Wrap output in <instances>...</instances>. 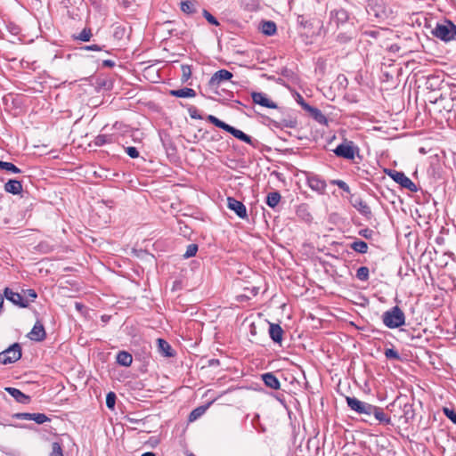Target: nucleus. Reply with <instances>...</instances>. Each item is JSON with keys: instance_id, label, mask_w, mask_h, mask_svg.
<instances>
[{"instance_id": "e433bc0d", "label": "nucleus", "mask_w": 456, "mask_h": 456, "mask_svg": "<svg viewBox=\"0 0 456 456\" xmlns=\"http://www.w3.org/2000/svg\"><path fill=\"white\" fill-rule=\"evenodd\" d=\"M92 36L93 34L91 28H85L77 36L75 37V39L83 42H88L90 41Z\"/></svg>"}, {"instance_id": "c85d7f7f", "label": "nucleus", "mask_w": 456, "mask_h": 456, "mask_svg": "<svg viewBox=\"0 0 456 456\" xmlns=\"http://www.w3.org/2000/svg\"><path fill=\"white\" fill-rule=\"evenodd\" d=\"M281 193L278 191H273L267 194L265 203L268 207L274 208L281 201Z\"/></svg>"}, {"instance_id": "f704fd0d", "label": "nucleus", "mask_w": 456, "mask_h": 456, "mask_svg": "<svg viewBox=\"0 0 456 456\" xmlns=\"http://www.w3.org/2000/svg\"><path fill=\"white\" fill-rule=\"evenodd\" d=\"M207 408H208V406H200V407H197L194 410H192L188 418L189 421L191 422V421H194L197 419H199L201 415L204 414Z\"/></svg>"}, {"instance_id": "37998d69", "label": "nucleus", "mask_w": 456, "mask_h": 456, "mask_svg": "<svg viewBox=\"0 0 456 456\" xmlns=\"http://www.w3.org/2000/svg\"><path fill=\"white\" fill-rule=\"evenodd\" d=\"M203 17L208 20V23L214 26H219L220 23L216 17H214L208 10L203 9L202 11Z\"/></svg>"}, {"instance_id": "72a5a7b5", "label": "nucleus", "mask_w": 456, "mask_h": 456, "mask_svg": "<svg viewBox=\"0 0 456 456\" xmlns=\"http://www.w3.org/2000/svg\"><path fill=\"white\" fill-rule=\"evenodd\" d=\"M129 33L127 32V28L125 26H117L114 28L113 37L118 40H122L126 37H128Z\"/></svg>"}, {"instance_id": "aec40b11", "label": "nucleus", "mask_w": 456, "mask_h": 456, "mask_svg": "<svg viewBox=\"0 0 456 456\" xmlns=\"http://www.w3.org/2000/svg\"><path fill=\"white\" fill-rule=\"evenodd\" d=\"M283 333V330L280 324L270 323L269 336L274 343L281 344Z\"/></svg>"}, {"instance_id": "39448f33", "label": "nucleus", "mask_w": 456, "mask_h": 456, "mask_svg": "<svg viewBox=\"0 0 456 456\" xmlns=\"http://www.w3.org/2000/svg\"><path fill=\"white\" fill-rule=\"evenodd\" d=\"M333 152L338 158L354 160L355 156L359 154V147L353 141L345 139L342 143L333 150Z\"/></svg>"}, {"instance_id": "3c124183", "label": "nucleus", "mask_w": 456, "mask_h": 456, "mask_svg": "<svg viewBox=\"0 0 456 456\" xmlns=\"http://www.w3.org/2000/svg\"><path fill=\"white\" fill-rule=\"evenodd\" d=\"M358 234L367 240H370L373 237L374 232L370 228H364L360 230Z\"/></svg>"}, {"instance_id": "338daca9", "label": "nucleus", "mask_w": 456, "mask_h": 456, "mask_svg": "<svg viewBox=\"0 0 456 456\" xmlns=\"http://www.w3.org/2000/svg\"><path fill=\"white\" fill-rule=\"evenodd\" d=\"M130 421H131V422H134V423H137L139 420H138V419H130Z\"/></svg>"}, {"instance_id": "dca6fc26", "label": "nucleus", "mask_w": 456, "mask_h": 456, "mask_svg": "<svg viewBox=\"0 0 456 456\" xmlns=\"http://www.w3.org/2000/svg\"><path fill=\"white\" fill-rule=\"evenodd\" d=\"M28 337L30 340L36 341V342H41L45 339L46 332H45L44 325L42 324V322L40 321L36 322L32 330L28 334Z\"/></svg>"}, {"instance_id": "6e6552de", "label": "nucleus", "mask_w": 456, "mask_h": 456, "mask_svg": "<svg viewBox=\"0 0 456 456\" xmlns=\"http://www.w3.org/2000/svg\"><path fill=\"white\" fill-rule=\"evenodd\" d=\"M350 20L349 12L344 8H336L330 12V24H335L338 28Z\"/></svg>"}, {"instance_id": "a19ab883", "label": "nucleus", "mask_w": 456, "mask_h": 456, "mask_svg": "<svg viewBox=\"0 0 456 456\" xmlns=\"http://www.w3.org/2000/svg\"><path fill=\"white\" fill-rule=\"evenodd\" d=\"M21 295L24 297V298L28 300V303L35 301V299L37 297L36 290L32 289H23Z\"/></svg>"}, {"instance_id": "de8ad7c7", "label": "nucleus", "mask_w": 456, "mask_h": 456, "mask_svg": "<svg viewBox=\"0 0 456 456\" xmlns=\"http://www.w3.org/2000/svg\"><path fill=\"white\" fill-rule=\"evenodd\" d=\"M297 213L299 216H301L305 221L312 220V216L309 212H307L306 208L305 206L299 207Z\"/></svg>"}, {"instance_id": "a18cd8bd", "label": "nucleus", "mask_w": 456, "mask_h": 456, "mask_svg": "<svg viewBox=\"0 0 456 456\" xmlns=\"http://www.w3.org/2000/svg\"><path fill=\"white\" fill-rule=\"evenodd\" d=\"M443 412L453 424H456V411L453 409L444 407Z\"/></svg>"}, {"instance_id": "4d7b16f0", "label": "nucleus", "mask_w": 456, "mask_h": 456, "mask_svg": "<svg viewBox=\"0 0 456 456\" xmlns=\"http://www.w3.org/2000/svg\"><path fill=\"white\" fill-rule=\"evenodd\" d=\"M115 61L112 60H104L102 61V66L107 68H113L115 66Z\"/></svg>"}, {"instance_id": "7c9ffc66", "label": "nucleus", "mask_w": 456, "mask_h": 456, "mask_svg": "<svg viewBox=\"0 0 456 456\" xmlns=\"http://www.w3.org/2000/svg\"><path fill=\"white\" fill-rule=\"evenodd\" d=\"M0 169L9 174H20L21 170L14 164L4 160H0Z\"/></svg>"}, {"instance_id": "b1692460", "label": "nucleus", "mask_w": 456, "mask_h": 456, "mask_svg": "<svg viewBox=\"0 0 456 456\" xmlns=\"http://www.w3.org/2000/svg\"><path fill=\"white\" fill-rule=\"evenodd\" d=\"M158 350L165 357H172L175 352L167 341L163 338L157 339Z\"/></svg>"}, {"instance_id": "412c9836", "label": "nucleus", "mask_w": 456, "mask_h": 456, "mask_svg": "<svg viewBox=\"0 0 456 456\" xmlns=\"http://www.w3.org/2000/svg\"><path fill=\"white\" fill-rule=\"evenodd\" d=\"M355 37V28L354 26H350V28L346 31H340L336 36V41L340 45H346L349 43Z\"/></svg>"}, {"instance_id": "774afa93", "label": "nucleus", "mask_w": 456, "mask_h": 456, "mask_svg": "<svg viewBox=\"0 0 456 456\" xmlns=\"http://www.w3.org/2000/svg\"><path fill=\"white\" fill-rule=\"evenodd\" d=\"M376 16L377 17H382V15H380L379 12L376 13Z\"/></svg>"}, {"instance_id": "7ed1b4c3", "label": "nucleus", "mask_w": 456, "mask_h": 456, "mask_svg": "<svg viewBox=\"0 0 456 456\" xmlns=\"http://www.w3.org/2000/svg\"><path fill=\"white\" fill-rule=\"evenodd\" d=\"M432 35L444 42L454 40L456 38V25L445 19L436 23L432 30Z\"/></svg>"}, {"instance_id": "13d9d810", "label": "nucleus", "mask_w": 456, "mask_h": 456, "mask_svg": "<svg viewBox=\"0 0 456 456\" xmlns=\"http://www.w3.org/2000/svg\"><path fill=\"white\" fill-rule=\"evenodd\" d=\"M208 363L210 366L218 365L219 360L218 359H211V360H209Z\"/></svg>"}, {"instance_id": "0eeeda50", "label": "nucleus", "mask_w": 456, "mask_h": 456, "mask_svg": "<svg viewBox=\"0 0 456 456\" xmlns=\"http://www.w3.org/2000/svg\"><path fill=\"white\" fill-rule=\"evenodd\" d=\"M395 183L400 184L403 188L409 190L411 192H417V185L405 175L403 172L389 169L386 171Z\"/></svg>"}, {"instance_id": "4be33fe9", "label": "nucleus", "mask_w": 456, "mask_h": 456, "mask_svg": "<svg viewBox=\"0 0 456 456\" xmlns=\"http://www.w3.org/2000/svg\"><path fill=\"white\" fill-rule=\"evenodd\" d=\"M4 191L8 193L17 195L22 191V183L16 179H9L4 185Z\"/></svg>"}, {"instance_id": "49530a36", "label": "nucleus", "mask_w": 456, "mask_h": 456, "mask_svg": "<svg viewBox=\"0 0 456 456\" xmlns=\"http://www.w3.org/2000/svg\"><path fill=\"white\" fill-rule=\"evenodd\" d=\"M162 142H163V146L166 149L167 154L168 156H175L176 154V147L171 142H166L165 141H162Z\"/></svg>"}, {"instance_id": "69168bd1", "label": "nucleus", "mask_w": 456, "mask_h": 456, "mask_svg": "<svg viewBox=\"0 0 456 456\" xmlns=\"http://www.w3.org/2000/svg\"><path fill=\"white\" fill-rule=\"evenodd\" d=\"M391 49L392 50H395V49L398 50L399 47L396 45H391Z\"/></svg>"}, {"instance_id": "f03ea898", "label": "nucleus", "mask_w": 456, "mask_h": 456, "mask_svg": "<svg viewBox=\"0 0 456 456\" xmlns=\"http://www.w3.org/2000/svg\"><path fill=\"white\" fill-rule=\"evenodd\" d=\"M207 120L208 122H210L211 124H213L214 126H216V127L221 128V129L226 131L227 133L231 134L235 138H237L253 147H256V144H257L256 140L252 139L251 136L248 135L243 131L237 129L234 126H230L229 124L220 120L216 116L208 115L207 118Z\"/></svg>"}, {"instance_id": "f8f14e48", "label": "nucleus", "mask_w": 456, "mask_h": 456, "mask_svg": "<svg viewBox=\"0 0 456 456\" xmlns=\"http://www.w3.org/2000/svg\"><path fill=\"white\" fill-rule=\"evenodd\" d=\"M4 298L5 297L8 301L13 305H18L21 308L28 307V300L18 292L12 291L10 288H5L4 290Z\"/></svg>"}, {"instance_id": "bb28decb", "label": "nucleus", "mask_w": 456, "mask_h": 456, "mask_svg": "<svg viewBox=\"0 0 456 456\" xmlns=\"http://www.w3.org/2000/svg\"><path fill=\"white\" fill-rule=\"evenodd\" d=\"M117 362L124 367H129L132 364L133 357L131 354L126 351H120L116 357Z\"/></svg>"}, {"instance_id": "a878e982", "label": "nucleus", "mask_w": 456, "mask_h": 456, "mask_svg": "<svg viewBox=\"0 0 456 456\" xmlns=\"http://www.w3.org/2000/svg\"><path fill=\"white\" fill-rule=\"evenodd\" d=\"M169 94L177 98H192L196 96V92L191 88L183 87L181 89L170 90Z\"/></svg>"}, {"instance_id": "603ef678", "label": "nucleus", "mask_w": 456, "mask_h": 456, "mask_svg": "<svg viewBox=\"0 0 456 456\" xmlns=\"http://www.w3.org/2000/svg\"><path fill=\"white\" fill-rule=\"evenodd\" d=\"M384 32H385L384 29H372V30L365 31V35H367L372 38H378Z\"/></svg>"}, {"instance_id": "ddd939ff", "label": "nucleus", "mask_w": 456, "mask_h": 456, "mask_svg": "<svg viewBox=\"0 0 456 456\" xmlns=\"http://www.w3.org/2000/svg\"><path fill=\"white\" fill-rule=\"evenodd\" d=\"M227 208L233 211L241 219H247L248 218V213L246 206L240 200H237L236 199L232 197L227 198Z\"/></svg>"}, {"instance_id": "6ab92c4d", "label": "nucleus", "mask_w": 456, "mask_h": 456, "mask_svg": "<svg viewBox=\"0 0 456 456\" xmlns=\"http://www.w3.org/2000/svg\"><path fill=\"white\" fill-rule=\"evenodd\" d=\"M5 391L12 395L16 402L23 404H28L31 402L29 395H25L20 389L15 387H5Z\"/></svg>"}, {"instance_id": "f257e3e1", "label": "nucleus", "mask_w": 456, "mask_h": 456, "mask_svg": "<svg viewBox=\"0 0 456 456\" xmlns=\"http://www.w3.org/2000/svg\"><path fill=\"white\" fill-rule=\"evenodd\" d=\"M346 401L351 411L364 416L362 419L364 421L368 422L371 418H374L380 424H391L390 417L384 412L381 407L361 401L354 396H346Z\"/></svg>"}, {"instance_id": "c03bdc74", "label": "nucleus", "mask_w": 456, "mask_h": 456, "mask_svg": "<svg viewBox=\"0 0 456 456\" xmlns=\"http://www.w3.org/2000/svg\"><path fill=\"white\" fill-rule=\"evenodd\" d=\"M50 456H64L61 445L58 442H53L52 444V452Z\"/></svg>"}, {"instance_id": "20e7f679", "label": "nucleus", "mask_w": 456, "mask_h": 456, "mask_svg": "<svg viewBox=\"0 0 456 456\" xmlns=\"http://www.w3.org/2000/svg\"><path fill=\"white\" fill-rule=\"evenodd\" d=\"M382 322L386 327L396 329L405 323V314L398 305H395L383 313Z\"/></svg>"}, {"instance_id": "8fccbe9b", "label": "nucleus", "mask_w": 456, "mask_h": 456, "mask_svg": "<svg viewBox=\"0 0 456 456\" xmlns=\"http://www.w3.org/2000/svg\"><path fill=\"white\" fill-rule=\"evenodd\" d=\"M125 151L126 152V154L132 158V159H136L139 157V151L138 150L134 147V146H128V147H126L125 148Z\"/></svg>"}, {"instance_id": "5701e85b", "label": "nucleus", "mask_w": 456, "mask_h": 456, "mask_svg": "<svg viewBox=\"0 0 456 456\" xmlns=\"http://www.w3.org/2000/svg\"><path fill=\"white\" fill-rule=\"evenodd\" d=\"M199 2L197 0H184L180 4V9L186 14H194L198 12Z\"/></svg>"}, {"instance_id": "9d476101", "label": "nucleus", "mask_w": 456, "mask_h": 456, "mask_svg": "<svg viewBox=\"0 0 456 456\" xmlns=\"http://www.w3.org/2000/svg\"><path fill=\"white\" fill-rule=\"evenodd\" d=\"M306 183L308 186L319 194H324L326 191V182L318 175L306 173Z\"/></svg>"}, {"instance_id": "79ce46f5", "label": "nucleus", "mask_w": 456, "mask_h": 456, "mask_svg": "<svg viewBox=\"0 0 456 456\" xmlns=\"http://www.w3.org/2000/svg\"><path fill=\"white\" fill-rule=\"evenodd\" d=\"M116 399H117V396H116V394L114 392H109L106 395V406L110 409V410H113L114 407H115V403H116Z\"/></svg>"}, {"instance_id": "0e129e2a", "label": "nucleus", "mask_w": 456, "mask_h": 456, "mask_svg": "<svg viewBox=\"0 0 456 456\" xmlns=\"http://www.w3.org/2000/svg\"><path fill=\"white\" fill-rule=\"evenodd\" d=\"M82 307V305L80 303H76V308L80 309Z\"/></svg>"}, {"instance_id": "e2e57ef3", "label": "nucleus", "mask_w": 456, "mask_h": 456, "mask_svg": "<svg viewBox=\"0 0 456 456\" xmlns=\"http://www.w3.org/2000/svg\"><path fill=\"white\" fill-rule=\"evenodd\" d=\"M129 4H130V3H129V1H128V0H123V1H122V5H123L124 7H128V6H129Z\"/></svg>"}, {"instance_id": "393cba45", "label": "nucleus", "mask_w": 456, "mask_h": 456, "mask_svg": "<svg viewBox=\"0 0 456 456\" xmlns=\"http://www.w3.org/2000/svg\"><path fill=\"white\" fill-rule=\"evenodd\" d=\"M265 385L272 389H279L281 383L274 374L267 372L262 375Z\"/></svg>"}, {"instance_id": "f3484780", "label": "nucleus", "mask_w": 456, "mask_h": 456, "mask_svg": "<svg viewBox=\"0 0 456 456\" xmlns=\"http://www.w3.org/2000/svg\"><path fill=\"white\" fill-rule=\"evenodd\" d=\"M252 101L255 104L261 105L269 109H277L278 105L267 98L266 94L259 92H253L251 94Z\"/></svg>"}, {"instance_id": "2f4dec72", "label": "nucleus", "mask_w": 456, "mask_h": 456, "mask_svg": "<svg viewBox=\"0 0 456 456\" xmlns=\"http://www.w3.org/2000/svg\"><path fill=\"white\" fill-rule=\"evenodd\" d=\"M113 142V135L112 134H99L94 140V144L95 146H102L107 143Z\"/></svg>"}, {"instance_id": "052dcab7", "label": "nucleus", "mask_w": 456, "mask_h": 456, "mask_svg": "<svg viewBox=\"0 0 456 456\" xmlns=\"http://www.w3.org/2000/svg\"><path fill=\"white\" fill-rule=\"evenodd\" d=\"M4 305V297L2 294H0V312L2 311Z\"/></svg>"}, {"instance_id": "4468645a", "label": "nucleus", "mask_w": 456, "mask_h": 456, "mask_svg": "<svg viewBox=\"0 0 456 456\" xmlns=\"http://www.w3.org/2000/svg\"><path fill=\"white\" fill-rule=\"evenodd\" d=\"M13 418L17 419L33 420L37 424H44L46 421H50V419L45 413L19 412L13 414Z\"/></svg>"}, {"instance_id": "a211bd4d", "label": "nucleus", "mask_w": 456, "mask_h": 456, "mask_svg": "<svg viewBox=\"0 0 456 456\" xmlns=\"http://www.w3.org/2000/svg\"><path fill=\"white\" fill-rule=\"evenodd\" d=\"M304 110L307 111L309 115L320 125H328V118L319 109L313 107L310 104H305Z\"/></svg>"}, {"instance_id": "58836bf2", "label": "nucleus", "mask_w": 456, "mask_h": 456, "mask_svg": "<svg viewBox=\"0 0 456 456\" xmlns=\"http://www.w3.org/2000/svg\"><path fill=\"white\" fill-rule=\"evenodd\" d=\"M181 69H182L181 81L183 83H185L186 81H188V79L191 76V67L190 65H187V64H183L181 66Z\"/></svg>"}, {"instance_id": "cd10ccee", "label": "nucleus", "mask_w": 456, "mask_h": 456, "mask_svg": "<svg viewBox=\"0 0 456 456\" xmlns=\"http://www.w3.org/2000/svg\"><path fill=\"white\" fill-rule=\"evenodd\" d=\"M261 31L265 36H273L277 31V26L273 20H264L261 23Z\"/></svg>"}, {"instance_id": "9b49d317", "label": "nucleus", "mask_w": 456, "mask_h": 456, "mask_svg": "<svg viewBox=\"0 0 456 456\" xmlns=\"http://www.w3.org/2000/svg\"><path fill=\"white\" fill-rule=\"evenodd\" d=\"M351 205L357 209V211L363 216L366 219L370 220L372 217L370 208L364 202L360 196L351 194L349 198Z\"/></svg>"}, {"instance_id": "5fc2aeb1", "label": "nucleus", "mask_w": 456, "mask_h": 456, "mask_svg": "<svg viewBox=\"0 0 456 456\" xmlns=\"http://www.w3.org/2000/svg\"><path fill=\"white\" fill-rule=\"evenodd\" d=\"M296 101L304 109V105L305 104H308L305 100L304 98L302 97V95L300 94H297V97H296Z\"/></svg>"}, {"instance_id": "1a4fd4ad", "label": "nucleus", "mask_w": 456, "mask_h": 456, "mask_svg": "<svg viewBox=\"0 0 456 456\" xmlns=\"http://www.w3.org/2000/svg\"><path fill=\"white\" fill-rule=\"evenodd\" d=\"M397 403L399 404V407L402 408V411H403V415L400 416V418H403L406 424L412 421L415 418V409L413 407V403H402L400 399H396L392 403L387 405V409L390 410V407H394Z\"/></svg>"}, {"instance_id": "09e8293b", "label": "nucleus", "mask_w": 456, "mask_h": 456, "mask_svg": "<svg viewBox=\"0 0 456 456\" xmlns=\"http://www.w3.org/2000/svg\"><path fill=\"white\" fill-rule=\"evenodd\" d=\"M333 184H336L339 189L343 190L345 192L350 193V188L348 184L342 180H333Z\"/></svg>"}, {"instance_id": "473e14b6", "label": "nucleus", "mask_w": 456, "mask_h": 456, "mask_svg": "<svg viewBox=\"0 0 456 456\" xmlns=\"http://www.w3.org/2000/svg\"><path fill=\"white\" fill-rule=\"evenodd\" d=\"M297 126V120L296 118L289 117L288 118H282L277 127H288V128H295Z\"/></svg>"}, {"instance_id": "864d4df0", "label": "nucleus", "mask_w": 456, "mask_h": 456, "mask_svg": "<svg viewBox=\"0 0 456 456\" xmlns=\"http://www.w3.org/2000/svg\"><path fill=\"white\" fill-rule=\"evenodd\" d=\"M103 46H101L99 45H90L83 46L81 49L86 50V51H102Z\"/></svg>"}, {"instance_id": "423d86ee", "label": "nucleus", "mask_w": 456, "mask_h": 456, "mask_svg": "<svg viewBox=\"0 0 456 456\" xmlns=\"http://www.w3.org/2000/svg\"><path fill=\"white\" fill-rule=\"evenodd\" d=\"M20 357L21 346L19 343H14L0 353V362L4 365L13 363L20 360Z\"/></svg>"}, {"instance_id": "c756f323", "label": "nucleus", "mask_w": 456, "mask_h": 456, "mask_svg": "<svg viewBox=\"0 0 456 456\" xmlns=\"http://www.w3.org/2000/svg\"><path fill=\"white\" fill-rule=\"evenodd\" d=\"M350 248H352L354 251H355L357 253L365 254L368 251V244L363 240L355 239L350 244Z\"/></svg>"}, {"instance_id": "4c0bfd02", "label": "nucleus", "mask_w": 456, "mask_h": 456, "mask_svg": "<svg viewBox=\"0 0 456 456\" xmlns=\"http://www.w3.org/2000/svg\"><path fill=\"white\" fill-rule=\"evenodd\" d=\"M198 245L195 243L189 244L186 248L185 252L183 253V258H190L191 256H194L198 251Z\"/></svg>"}, {"instance_id": "c9c22d12", "label": "nucleus", "mask_w": 456, "mask_h": 456, "mask_svg": "<svg viewBox=\"0 0 456 456\" xmlns=\"http://www.w3.org/2000/svg\"><path fill=\"white\" fill-rule=\"evenodd\" d=\"M370 270L366 266H361L356 271V278L362 281L369 280Z\"/></svg>"}, {"instance_id": "680f3d73", "label": "nucleus", "mask_w": 456, "mask_h": 456, "mask_svg": "<svg viewBox=\"0 0 456 456\" xmlns=\"http://www.w3.org/2000/svg\"><path fill=\"white\" fill-rule=\"evenodd\" d=\"M141 456H156V455L152 452H147L142 453Z\"/></svg>"}, {"instance_id": "ea45409f", "label": "nucleus", "mask_w": 456, "mask_h": 456, "mask_svg": "<svg viewBox=\"0 0 456 456\" xmlns=\"http://www.w3.org/2000/svg\"><path fill=\"white\" fill-rule=\"evenodd\" d=\"M384 354L387 359L395 361H401L402 359L400 354L395 348H387Z\"/></svg>"}, {"instance_id": "6e6d98bb", "label": "nucleus", "mask_w": 456, "mask_h": 456, "mask_svg": "<svg viewBox=\"0 0 456 456\" xmlns=\"http://www.w3.org/2000/svg\"><path fill=\"white\" fill-rule=\"evenodd\" d=\"M179 224H182V223H179ZM179 230H180V232H181L183 236H187L188 234H190V231H189L190 229H189V227H188L187 225H185V224H184L183 226L180 225Z\"/></svg>"}, {"instance_id": "bf43d9fd", "label": "nucleus", "mask_w": 456, "mask_h": 456, "mask_svg": "<svg viewBox=\"0 0 456 456\" xmlns=\"http://www.w3.org/2000/svg\"><path fill=\"white\" fill-rule=\"evenodd\" d=\"M191 117L192 118H199V119L201 118V117L200 115L196 114V110H194L193 112H191Z\"/></svg>"}, {"instance_id": "2eb2a0df", "label": "nucleus", "mask_w": 456, "mask_h": 456, "mask_svg": "<svg viewBox=\"0 0 456 456\" xmlns=\"http://www.w3.org/2000/svg\"><path fill=\"white\" fill-rule=\"evenodd\" d=\"M233 74L227 69H220L213 74L208 81L210 87H217L223 81L230 80Z\"/></svg>"}]
</instances>
